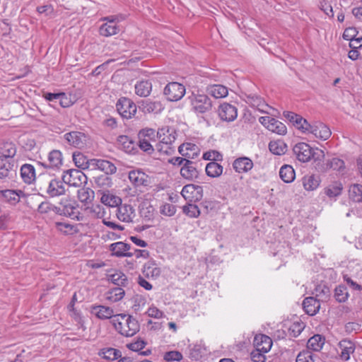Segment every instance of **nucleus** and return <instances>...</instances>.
<instances>
[{
    "mask_svg": "<svg viewBox=\"0 0 362 362\" xmlns=\"http://www.w3.org/2000/svg\"><path fill=\"white\" fill-rule=\"evenodd\" d=\"M111 322L118 333L126 337L134 336L140 329L139 323L136 319L126 314L115 315Z\"/></svg>",
    "mask_w": 362,
    "mask_h": 362,
    "instance_id": "1",
    "label": "nucleus"
},
{
    "mask_svg": "<svg viewBox=\"0 0 362 362\" xmlns=\"http://www.w3.org/2000/svg\"><path fill=\"white\" fill-rule=\"evenodd\" d=\"M188 98L192 110L196 114H204L211 110L212 102L207 95L192 93Z\"/></svg>",
    "mask_w": 362,
    "mask_h": 362,
    "instance_id": "2",
    "label": "nucleus"
},
{
    "mask_svg": "<svg viewBox=\"0 0 362 362\" xmlns=\"http://www.w3.org/2000/svg\"><path fill=\"white\" fill-rule=\"evenodd\" d=\"M302 133L305 134H313L315 138L322 141L327 140L332 132L328 126L320 121H314L313 122H307Z\"/></svg>",
    "mask_w": 362,
    "mask_h": 362,
    "instance_id": "3",
    "label": "nucleus"
},
{
    "mask_svg": "<svg viewBox=\"0 0 362 362\" xmlns=\"http://www.w3.org/2000/svg\"><path fill=\"white\" fill-rule=\"evenodd\" d=\"M315 168L321 173H327L332 170L343 174L345 171L346 165L342 159L334 157L325 158L322 162L317 163Z\"/></svg>",
    "mask_w": 362,
    "mask_h": 362,
    "instance_id": "4",
    "label": "nucleus"
},
{
    "mask_svg": "<svg viewBox=\"0 0 362 362\" xmlns=\"http://www.w3.org/2000/svg\"><path fill=\"white\" fill-rule=\"evenodd\" d=\"M62 180L64 183L75 187H80L87 182L86 175L78 169H69L64 171Z\"/></svg>",
    "mask_w": 362,
    "mask_h": 362,
    "instance_id": "5",
    "label": "nucleus"
},
{
    "mask_svg": "<svg viewBox=\"0 0 362 362\" xmlns=\"http://www.w3.org/2000/svg\"><path fill=\"white\" fill-rule=\"evenodd\" d=\"M116 108L122 117L127 119L134 117L137 111L136 105L134 101L126 97H122L117 100Z\"/></svg>",
    "mask_w": 362,
    "mask_h": 362,
    "instance_id": "6",
    "label": "nucleus"
},
{
    "mask_svg": "<svg viewBox=\"0 0 362 362\" xmlns=\"http://www.w3.org/2000/svg\"><path fill=\"white\" fill-rule=\"evenodd\" d=\"M39 164L45 169L59 170L63 165V156L59 150H52L48 155L46 160L39 162Z\"/></svg>",
    "mask_w": 362,
    "mask_h": 362,
    "instance_id": "7",
    "label": "nucleus"
},
{
    "mask_svg": "<svg viewBox=\"0 0 362 362\" xmlns=\"http://www.w3.org/2000/svg\"><path fill=\"white\" fill-rule=\"evenodd\" d=\"M181 194L189 203L197 202L203 197V187L194 184L186 185L183 187Z\"/></svg>",
    "mask_w": 362,
    "mask_h": 362,
    "instance_id": "8",
    "label": "nucleus"
},
{
    "mask_svg": "<svg viewBox=\"0 0 362 362\" xmlns=\"http://www.w3.org/2000/svg\"><path fill=\"white\" fill-rule=\"evenodd\" d=\"M296 158L302 163H307L314 156L313 148L307 143L299 142L293 148Z\"/></svg>",
    "mask_w": 362,
    "mask_h": 362,
    "instance_id": "9",
    "label": "nucleus"
},
{
    "mask_svg": "<svg viewBox=\"0 0 362 362\" xmlns=\"http://www.w3.org/2000/svg\"><path fill=\"white\" fill-rule=\"evenodd\" d=\"M259 122L268 130L277 134L284 135L287 132V128L286 125L275 118H272L268 116L260 117L259 118Z\"/></svg>",
    "mask_w": 362,
    "mask_h": 362,
    "instance_id": "10",
    "label": "nucleus"
},
{
    "mask_svg": "<svg viewBox=\"0 0 362 362\" xmlns=\"http://www.w3.org/2000/svg\"><path fill=\"white\" fill-rule=\"evenodd\" d=\"M164 94L170 101H178L185 94V86L177 82H171L164 88Z\"/></svg>",
    "mask_w": 362,
    "mask_h": 362,
    "instance_id": "11",
    "label": "nucleus"
},
{
    "mask_svg": "<svg viewBox=\"0 0 362 362\" xmlns=\"http://www.w3.org/2000/svg\"><path fill=\"white\" fill-rule=\"evenodd\" d=\"M116 143L117 148L126 153L135 155L138 153L137 142L127 135L119 136Z\"/></svg>",
    "mask_w": 362,
    "mask_h": 362,
    "instance_id": "12",
    "label": "nucleus"
},
{
    "mask_svg": "<svg viewBox=\"0 0 362 362\" xmlns=\"http://www.w3.org/2000/svg\"><path fill=\"white\" fill-rule=\"evenodd\" d=\"M198 165L199 164L197 162L188 159L180 168V175L182 177L189 181L197 179L199 175Z\"/></svg>",
    "mask_w": 362,
    "mask_h": 362,
    "instance_id": "13",
    "label": "nucleus"
},
{
    "mask_svg": "<svg viewBox=\"0 0 362 362\" xmlns=\"http://www.w3.org/2000/svg\"><path fill=\"white\" fill-rule=\"evenodd\" d=\"M62 207H59V212L57 214L64 215L72 219L80 220L78 204L74 201L64 200L60 202Z\"/></svg>",
    "mask_w": 362,
    "mask_h": 362,
    "instance_id": "14",
    "label": "nucleus"
},
{
    "mask_svg": "<svg viewBox=\"0 0 362 362\" xmlns=\"http://www.w3.org/2000/svg\"><path fill=\"white\" fill-rule=\"evenodd\" d=\"M218 115L222 121L230 122L237 118L238 110L235 106L230 103H223L218 107Z\"/></svg>",
    "mask_w": 362,
    "mask_h": 362,
    "instance_id": "15",
    "label": "nucleus"
},
{
    "mask_svg": "<svg viewBox=\"0 0 362 362\" xmlns=\"http://www.w3.org/2000/svg\"><path fill=\"white\" fill-rule=\"evenodd\" d=\"M109 250L111 252V256L116 257H132V252H131V245L124 242H117L112 243L109 245Z\"/></svg>",
    "mask_w": 362,
    "mask_h": 362,
    "instance_id": "16",
    "label": "nucleus"
},
{
    "mask_svg": "<svg viewBox=\"0 0 362 362\" xmlns=\"http://www.w3.org/2000/svg\"><path fill=\"white\" fill-rule=\"evenodd\" d=\"M64 139L69 145L77 148H84L87 141V136L84 133L75 131L66 133Z\"/></svg>",
    "mask_w": 362,
    "mask_h": 362,
    "instance_id": "17",
    "label": "nucleus"
},
{
    "mask_svg": "<svg viewBox=\"0 0 362 362\" xmlns=\"http://www.w3.org/2000/svg\"><path fill=\"white\" fill-rule=\"evenodd\" d=\"M338 354L339 358L343 361H347L350 359L356 349V345L354 341L348 339H344L338 343Z\"/></svg>",
    "mask_w": 362,
    "mask_h": 362,
    "instance_id": "18",
    "label": "nucleus"
},
{
    "mask_svg": "<svg viewBox=\"0 0 362 362\" xmlns=\"http://www.w3.org/2000/svg\"><path fill=\"white\" fill-rule=\"evenodd\" d=\"M90 165L92 170L98 169L107 175L115 174L117 171V168L115 164L107 160L97 158L90 159Z\"/></svg>",
    "mask_w": 362,
    "mask_h": 362,
    "instance_id": "19",
    "label": "nucleus"
},
{
    "mask_svg": "<svg viewBox=\"0 0 362 362\" xmlns=\"http://www.w3.org/2000/svg\"><path fill=\"white\" fill-rule=\"evenodd\" d=\"M139 109L144 114H159L164 110V106L160 101L147 99L141 101Z\"/></svg>",
    "mask_w": 362,
    "mask_h": 362,
    "instance_id": "20",
    "label": "nucleus"
},
{
    "mask_svg": "<svg viewBox=\"0 0 362 362\" xmlns=\"http://www.w3.org/2000/svg\"><path fill=\"white\" fill-rule=\"evenodd\" d=\"M136 216L135 209L127 204H120L117 209V217L123 222L129 223Z\"/></svg>",
    "mask_w": 362,
    "mask_h": 362,
    "instance_id": "21",
    "label": "nucleus"
},
{
    "mask_svg": "<svg viewBox=\"0 0 362 362\" xmlns=\"http://www.w3.org/2000/svg\"><path fill=\"white\" fill-rule=\"evenodd\" d=\"M45 192L50 197H56L64 194L66 189L63 180L56 178L52 179L49 182Z\"/></svg>",
    "mask_w": 362,
    "mask_h": 362,
    "instance_id": "22",
    "label": "nucleus"
},
{
    "mask_svg": "<svg viewBox=\"0 0 362 362\" xmlns=\"http://www.w3.org/2000/svg\"><path fill=\"white\" fill-rule=\"evenodd\" d=\"M179 153L189 160H193L199 155L198 146L192 143H185L180 145L178 148Z\"/></svg>",
    "mask_w": 362,
    "mask_h": 362,
    "instance_id": "23",
    "label": "nucleus"
},
{
    "mask_svg": "<svg viewBox=\"0 0 362 362\" xmlns=\"http://www.w3.org/2000/svg\"><path fill=\"white\" fill-rule=\"evenodd\" d=\"M283 115L301 132H303V129H305L304 127L306 125L308 120L303 118L301 115L290 111H284L283 112Z\"/></svg>",
    "mask_w": 362,
    "mask_h": 362,
    "instance_id": "24",
    "label": "nucleus"
},
{
    "mask_svg": "<svg viewBox=\"0 0 362 362\" xmlns=\"http://www.w3.org/2000/svg\"><path fill=\"white\" fill-rule=\"evenodd\" d=\"M233 167L238 173H247L253 168V162L247 157H240L234 160Z\"/></svg>",
    "mask_w": 362,
    "mask_h": 362,
    "instance_id": "25",
    "label": "nucleus"
},
{
    "mask_svg": "<svg viewBox=\"0 0 362 362\" xmlns=\"http://www.w3.org/2000/svg\"><path fill=\"white\" fill-rule=\"evenodd\" d=\"M303 307L308 315L313 316L318 313L320 308V300L315 297H307L303 300Z\"/></svg>",
    "mask_w": 362,
    "mask_h": 362,
    "instance_id": "26",
    "label": "nucleus"
},
{
    "mask_svg": "<svg viewBox=\"0 0 362 362\" xmlns=\"http://www.w3.org/2000/svg\"><path fill=\"white\" fill-rule=\"evenodd\" d=\"M14 161L13 160H6L0 158V179L9 178L12 176L14 170Z\"/></svg>",
    "mask_w": 362,
    "mask_h": 362,
    "instance_id": "27",
    "label": "nucleus"
},
{
    "mask_svg": "<svg viewBox=\"0 0 362 362\" xmlns=\"http://www.w3.org/2000/svg\"><path fill=\"white\" fill-rule=\"evenodd\" d=\"M135 93L140 97H148L152 91V83L150 80H141L134 85Z\"/></svg>",
    "mask_w": 362,
    "mask_h": 362,
    "instance_id": "28",
    "label": "nucleus"
},
{
    "mask_svg": "<svg viewBox=\"0 0 362 362\" xmlns=\"http://www.w3.org/2000/svg\"><path fill=\"white\" fill-rule=\"evenodd\" d=\"M247 103L252 107L257 108L259 112L267 113L270 106L268 105L264 99L257 95H250L247 96Z\"/></svg>",
    "mask_w": 362,
    "mask_h": 362,
    "instance_id": "29",
    "label": "nucleus"
},
{
    "mask_svg": "<svg viewBox=\"0 0 362 362\" xmlns=\"http://www.w3.org/2000/svg\"><path fill=\"white\" fill-rule=\"evenodd\" d=\"M91 312L100 320L110 319L112 317H115V316L114 315L113 310L105 305H93L92 306Z\"/></svg>",
    "mask_w": 362,
    "mask_h": 362,
    "instance_id": "30",
    "label": "nucleus"
},
{
    "mask_svg": "<svg viewBox=\"0 0 362 362\" xmlns=\"http://www.w3.org/2000/svg\"><path fill=\"white\" fill-rule=\"evenodd\" d=\"M206 92L209 95L216 99L225 98L228 94V88L221 84H212L208 86L206 88Z\"/></svg>",
    "mask_w": 362,
    "mask_h": 362,
    "instance_id": "31",
    "label": "nucleus"
},
{
    "mask_svg": "<svg viewBox=\"0 0 362 362\" xmlns=\"http://www.w3.org/2000/svg\"><path fill=\"white\" fill-rule=\"evenodd\" d=\"M21 176L23 182L31 184L35 180V169L31 164H23L21 168Z\"/></svg>",
    "mask_w": 362,
    "mask_h": 362,
    "instance_id": "32",
    "label": "nucleus"
},
{
    "mask_svg": "<svg viewBox=\"0 0 362 362\" xmlns=\"http://www.w3.org/2000/svg\"><path fill=\"white\" fill-rule=\"evenodd\" d=\"M321 180L315 175H307L302 178V184L306 191H314L320 186Z\"/></svg>",
    "mask_w": 362,
    "mask_h": 362,
    "instance_id": "33",
    "label": "nucleus"
},
{
    "mask_svg": "<svg viewBox=\"0 0 362 362\" xmlns=\"http://www.w3.org/2000/svg\"><path fill=\"white\" fill-rule=\"evenodd\" d=\"M98 356L108 361H112L119 358L122 356V352L114 348H103L98 351Z\"/></svg>",
    "mask_w": 362,
    "mask_h": 362,
    "instance_id": "34",
    "label": "nucleus"
},
{
    "mask_svg": "<svg viewBox=\"0 0 362 362\" xmlns=\"http://www.w3.org/2000/svg\"><path fill=\"white\" fill-rule=\"evenodd\" d=\"M157 137L159 141L168 143V144H173L175 141V136L169 127H164L159 129L157 132Z\"/></svg>",
    "mask_w": 362,
    "mask_h": 362,
    "instance_id": "35",
    "label": "nucleus"
},
{
    "mask_svg": "<svg viewBox=\"0 0 362 362\" xmlns=\"http://www.w3.org/2000/svg\"><path fill=\"white\" fill-rule=\"evenodd\" d=\"M279 176L284 182L291 183L296 177L295 170L291 165H284L280 168Z\"/></svg>",
    "mask_w": 362,
    "mask_h": 362,
    "instance_id": "36",
    "label": "nucleus"
},
{
    "mask_svg": "<svg viewBox=\"0 0 362 362\" xmlns=\"http://www.w3.org/2000/svg\"><path fill=\"white\" fill-rule=\"evenodd\" d=\"M129 179L135 186H146V176L145 173L139 170H131L129 173Z\"/></svg>",
    "mask_w": 362,
    "mask_h": 362,
    "instance_id": "37",
    "label": "nucleus"
},
{
    "mask_svg": "<svg viewBox=\"0 0 362 362\" xmlns=\"http://www.w3.org/2000/svg\"><path fill=\"white\" fill-rule=\"evenodd\" d=\"M108 279L117 287H126L129 284L127 276L120 271H117L112 274H110Z\"/></svg>",
    "mask_w": 362,
    "mask_h": 362,
    "instance_id": "38",
    "label": "nucleus"
},
{
    "mask_svg": "<svg viewBox=\"0 0 362 362\" xmlns=\"http://www.w3.org/2000/svg\"><path fill=\"white\" fill-rule=\"evenodd\" d=\"M324 343L325 338L320 334H315L308 339L307 342V349L319 351L322 349Z\"/></svg>",
    "mask_w": 362,
    "mask_h": 362,
    "instance_id": "39",
    "label": "nucleus"
},
{
    "mask_svg": "<svg viewBox=\"0 0 362 362\" xmlns=\"http://www.w3.org/2000/svg\"><path fill=\"white\" fill-rule=\"evenodd\" d=\"M125 292L123 288L115 287L105 293V298L112 303H116L121 300Z\"/></svg>",
    "mask_w": 362,
    "mask_h": 362,
    "instance_id": "40",
    "label": "nucleus"
},
{
    "mask_svg": "<svg viewBox=\"0 0 362 362\" xmlns=\"http://www.w3.org/2000/svg\"><path fill=\"white\" fill-rule=\"evenodd\" d=\"M255 340L257 343L256 347L262 349L263 352L267 353L270 351L272 346V341L269 337L261 334L259 337H255Z\"/></svg>",
    "mask_w": 362,
    "mask_h": 362,
    "instance_id": "41",
    "label": "nucleus"
},
{
    "mask_svg": "<svg viewBox=\"0 0 362 362\" xmlns=\"http://www.w3.org/2000/svg\"><path fill=\"white\" fill-rule=\"evenodd\" d=\"M55 228L57 230L65 235H73L78 232L76 225L70 224L67 222H55Z\"/></svg>",
    "mask_w": 362,
    "mask_h": 362,
    "instance_id": "42",
    "label": "nucleus"
},
{
    "mask_svg": "<svg viewBox=\"0 0 362 362\" xmlns=\"http://www.w3.org/2000/svg\"><path fill=\"white\" fill-rule=\"evenodd\" d=\"M1 156L0 158H6V160H12L16 153V145L12 142H5L1 148Z\"/></svg>",
    "mask_w": 362,
    "mask_h": 362,
    "instance_id": "43",
    "label": "nucleus"
},
{
    "mask_svg": "<svg viewBox=\"0 0 362 362\" xmlns=\"http://www.w3.org/2000/svg\"><path fill=\"white\" fill-rule=\"evenodd\" d=\"M269 149L274 155H284L286 152L287 146L281 140L272 141L269 144Z\"/></svg>",
    "mask_w": 362,
    "mask_h": 362,
    "instance_id": "44",
    "label": "nucleus"
},
{
    "mask_svg": "<svg viewBox=\"0 0 362 362\" xmlns=\"http://www.w3.org/2000/svg\"><path fill=\"white\" fill-rule=\"evenodd\" d=\"M205 171L209 177H218L223 173V166L215 161H211L206 165Z\"/></svg>",
    "mask_w": 362,
    "mask_h": 362,
    "instance_id": "45",
    "label": "nucleus"
},
{
    "mask_svg": "<svg viewBox=\"0 0 362 362\" xmlns=\"http://www.w3.org/2000/svg\"><path fill=\"white\" fill-rule=\"evenodd\" d=\"M334 297L337 302L345 303L349 297L346 286L342 284L336 286Z\"/></svg>",
    "mask_w": 362,
    "mask_h": 362,
    "instance_id": "46",
    "label": "nucleus"
},
{
    "mask_svg": "<svg viewBox=\"0 0 362 362\" xmlns=\"http://www.w3.org/2000/svg\"><path fill=\"white\" fill-rule=\"evenodd\" d=\"M119 28L116 24L103 23L99 28L100 35L110 37L119 33Z\"/></svg>",
    "mask_w": 362,
    "mask_h": 362,
    "instance_id": "47",
    "label": "nucleus"
},
{
    "mask_svg": "<svg viewBox=\"0 0 362 362\" xmlns=\"http://www.w3.org/2000/svg\"><path fill=\"white\" fill-rule=\"evenodd\" d=\"M100 201L105 205L111 207L118 206L122 202V199L119 197L110 194L109 192L103 193Z\"/></svg>",
    "mask_w": 362,
    "mask_h": 362,
    "instance_id": "48",
    "label": "nucleus"
},
{
    "mask_svg": "<svg viewBox=\"0 0 362 362\" xmlns=\"http://www.w3.org/2000/svg\"><path fill=\"white\" fill-rule=\"evenodd\" d=\"M343 187L342 184L339 182H335L325 188V194L330 197H335L341 194Z\"/></svg>",
    "mask_w": 362,
    "mask_h": 362,
    "instance_id": "49",
    "label": "nucleus"
},
{
    "mask_svg": "<svg viewBox=\"0 0 362 362\" xmlns=\"http://www.w3.org/2000/svg\"><path fill=\"white\" fill-rule=\"evenodd\" d=\"M349 194L350 199L355 202H362V185L354 184L349 187Z\"/></svg>",
    "mask_w": 362,
    "mask_h": 362,
    "instance_id": "50",
    "label": "nucleus"
},
{
    "mask_svg": "<svg viewBox=\"0 0 362 362\" xmlns=\"http://www.w3.org/2000/svg\"><path fill=\"white\" fill-rule=\"evenodd\" d=\"M73 160L76 165L82 169L90 168V160L80 152L73 153Z\"/></svg>",
    "mask_w": 362,
    "mask_h": 362,
    "instance_id": "51",
    "label": "nucleus"
},
{
    "mask_svg": "<svg viewBox=\"0 0 362 362\" xmlns=\"http://www.w3.org/2000/svg\"><path fill=\"white\" fill-rule=\"evenodd\" d=\"M206 348L202 341L196 343L193 345L190 349L189 355L190 357L194 360L200 359L205 354Z\"/></svg>",
    "mask_w": 362,
    "mask_h": 362,
    "instance_id": "52",
    "label": "nucleus"
},
{
    "mask_svg": "<svg viewBox=\"0 0 362 362\" xmlns=\"http://www.w3.org/2000/svg\"><path fill=\"white\" fill-rule=\"evenodd\" d=\"M88 213L91 218H103L105 215V209L100 204H93L87 208Z\"/></svg>",
    "mask_w": 362,
    "mask_h": 362,
    "instance_id": "53",
    "label": "nucleus"
},
{
    "mask_svg": "<svg viewBox=\"0 0 362 362\" xmlns=\"http://www.w3.org/2000/svg\"><path fill=\"white\" fill-rule=\"evenodd\" d=\"M156 136L157 133H156V130L152 128L142 129L138 133V138L139 140L156 141Z\"/></svg>",
    "mask_w": 362,
    "mask_h": 362,
    "instance_id": "54",
    "label": "nucleus"
},
{
    "mask_svg": "<svg viewBox=\"0 0 362 362\" xmlns=\"http://www.w3.org/2000/svg\"><path fill=\"white\" fill-rule=\"evenodd\" d=\"M94 197V192L87 187L81 188L78 190V198L83 203L90 202Z\"/></svg>",
    "mask_w": 362,
    "mask_h": 362,
    "instance_id": "55",
    "label": "nucleus"
},
{
    "mask_svg": "<svg viewBox=\"0 0 362 362\" xmlns=\"http://www.w3.org/2000/svg\"><path fill=\"white\" fill-rule=\"evenodd\" d=\"M305 324L301 321L293 322L288 327V334L290 337H297L305 328Z\"/></svg>",
    "mask_w": 362,
    "mask_h": 362,
    "instance_id": "56",
    "label": "nucleus"
},
{
    "mask_svg": "<svg viewBox=\"0 0 362 362\" xmlns=\"http://www.w3.org/2000/svg\"><path fill=\"white\" fill-rule=\"evenodd\" d=\"M317 355L310 350L305 349L299 352L296 362H315Z\"/></svg>",
    "mask_w": 362,
    "mask_h": 362,
    "instance_id": "57",
    "label": "nucleus"
},
{
    "mask_svg": "<svg viewBox=\"0 0 362 362\" xmlns=\"http://www.w3.org/2000/svg\"><path fill=\"white\" fill-rule=\"evenodd\" d=\"M315 294L320 301L327 300L329 296V288L325 285H318L315 289Z\"/></svg>",
    "mask_w": 362,
    "mask_h": 362,
    "instance_id": "58",
    "label": "nucleus"
},
{
    "mask_svg": "<svg viewBox=\"0 0 362 362\" xmlns=\"http://www.w3.org/2000/svg\"><path fill=\"white\" fill-rule=\"evenodd\" d=\"M144 273L147 276L157 278L160 275L161 271L160 269L156 267L155 264L151 263L145 264Z\"/></svg>",
    "mask_w": 362,
    "mask_h": 362,
    "instance_id": "59",
    "label": "nucleus"
},
{
    "mask_svg": "<svg viewBox=\"0 0 362 362\" xmlns=\"http://www.w3.org/2000/svg\"><path fill=\"white\" fill-rule=\"evenodd\" d=\"M156 150L163 155H171L175 151V147L173 144L159 141L156 145Z\"/></svg>",
    "mask_w": 362,
    "mask_h": 362,
    "instance_id": "60",
    "label": "nucleus"
},
{
    "mask_svg": "<svg viewBox=\"0 0 362 362\" xmlns=\"http://www.w3.org/2000/svg\"><path fill=\"white\" fill-rule=\"evenodd\" d=\"M40 214H47L49 211L59 212V207H57L48 202H42L37 207Z\"/></svg>",
    "mask_w": 362,
    "mask_h": 362,
    "instance_id": "61",
    "label": "nucleus"
},
{
    "mask_svg": "<svg viewBox=\"0 0 362 362\" xmlns=\"http://www.w3.org/2000/svg\"><path fill=\"white\" fill-rule=\"evenodd\" d=\"M183 212L191 218H197L200 214L199 207L196 204L189 203L182 208Z\"/></svg>",
    "mask_w": 362,
    "mask_h": 362,
    "instance_id": "62",
    "label": "nucleus"
},
{
    "mask_svg": "<svg viewBox=\"0 0 362 362\" xmlns=\"http://www.w3.org/2000/svg\"><path fill=\"white\" fill-rule=\"evenodd\" d=\"M0 193L2 194L6 201L11 204H15L19 201V196L18 193L14 190L6 189L1 191Z\"/></svg>",
    "mask_w": 362,
    "mask_h": 362,
    "instance_id": "63",
    "label": "nucleus"
},
{
    "mask_svg": "<svg viewBox=\"0 0 362 362\" xmlns=\"http://www.w3.org/2000/svg\"><path fill=\"white\" fill-rule=\"evenodd\" d=\"M95 182L98 187L103 188L110 187L112 184V179L107 174L95 177Z\"/></svg>",
    "mask_w": 362,
    "mask_h": 362,
    "instance_id": "64",
    "label": "nucleus"
}]
</instances>
